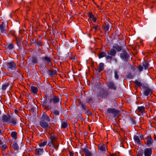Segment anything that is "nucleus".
I'll use <instances>...</instances> for the list:
<instances>
[{"instance_id": "f257e3e1", "label": "nucleus", "mask_w": 156, "mask_h": 156, "mask_svg": "<svg viewBox=\"0 0 156 156\" xmlns=\"http://www.w3.org/2000/svg\"><path fill=\"white\" fill-rule=\"evenodd\" d=\"M50 119L48 116L45 112H44L40 119L39 124L41 127L46 131L48 128L51 129V127L49 126L48 122H50Z\"/></svg>"}, {"instance_id": "f03ea898", "label": "nucleus", "mask_w": 156, "mask_h": 156, "mask_svg": "<svg viewBox=\"0 0 156 156\" xmlns=\"http://www.w3.org/2000/svg\"><path fill=\"white\" fill-rule=\"evenodd\" d=\"M45 98L46 101H49V103L51 106L52 105L55 106L59 103L60 101L58 97L56 95L52 96L51 95L49 96L46 94L45 96Z\"/></svg>"}, {"instance_id": "7ed1b4c3", "label": "nucleus", "mask_w": 156, "mask_h": 156, "mask_svg": "<svg viewBox=\"0 0 156 156\" xmlns=\"http://www.w3.org/2000/svg\"><path fill=\"white\" fill-rule=\"evenodd\" d=\"M50 140L48 141V145L50 147H53L55 150L58 148L59 144L57 141V138L52 135L50 136Z\"/></svg>"}, {"instance_id": "20e7f679", "label": "nucleus", "mask_w": 156, "mask_h": 156, "mask_svg": "<svg viewBox=\"0 0 156 156\" xmlns=\"http://www.w3.org/2000/svg\"><path fill=\"white\" fill-rule=\"evenodd\" d=\"M120 56L121 58L124 61H127L129 57V54L125 50H122Z\"/></svg>"}, {"instance_id": "39448f33", "label": "nucleus", "mask_w": 156, "mask_h": 156, "mask_svg": "<svg viewBox=\"0 0 156 156\" xmlns=\"http://www.w3.org/2000/svg\"><path fill=\"white\" fill-rule=\"evenodd\" d=\"M107 112L108 113L112 114L114 117L118 116L119 113V110H117L113 108H108L107 110Z\"/></svg>"}, {"instance_id": "423d86ee", "label": "nucleus", "mask_w": 156, "mask_h": 156, "mask_svg": "<svg viewBox=\"0 0 156 156\" xmlns=\"http://www.w3.org/2000/svg\"><path fill=\"white\" fill-rule=\"evenodd\" d=\"M145 144L148 147H151L153 143V140L152 139L150 135L147 136L146 138L145 141Z\"/></svg>"}, {"instance_id": "0eeeda50", "label": "nucleus", "mask_w": 156, "mask_h": 156, "mask_svg": "<svg viewBox=\"0 0 156 156\" xmlns=\"http://www.w3.org/2000/svg\"><path fill=\"white\" fill-rule=\"evenodd\" d=\"M6 66L8 69L12 70H16V64L14 62H11L6 63Z\"/></svg>"}, {"instance_id": "6e6552de", "label": "nucleus", "mask_w": 156, "mask_h": 156, "mask_svg": "<svg viewBox=\"0 0 156 156\" xmlns=\"http://www.w3.org/2000/svg\"><path fill=\"white\" fill-rule=\"evenodd\" d=\"M107 86L108 88L111 90H115L117 89V87L113 81H109L107 84Z\"/></svg>"}, {"instance_id": "1a4fd4ad", "label": "nucleus", "mask_w": 156, "mask_h": 156, "mask_svg": "<svg viewBox=\"0 0 156 156\" xmlns=\"http://www.w3.org/2000/svg\"><path fill=\"white\" fill-rule=\"evenodd\" d=\"M144 89V94L146 96H148L151 94L153 92L152 90L147 87H145Z\"/></svg>"}, {"instance_id": "9d476101", "label": "nucleus", "mask_w": 156, "mask_h": 156, "mask_svg": "<svg viewBox=\"0 0 156 156\" xmlns=\"http://www.w3.org/2000/svg\"><path fill=\"white\" fill-rule=\"evenodd\" d=\"M42 60L44 62L45 64L48 65H50L51 64V57L46 56L44 58H42Z\"/></svg>"}, {"instance_id": "9b49d317", "label": "nucleus", "mask_w": 156, "mask_h": 156, "mask_svg": "<svg viewBox=\"0 0 156 156\" xmlns=\"http://www.w3.org/2000/svg\"><path fill=\"white\" fill-rule=\"evenodd\" d=\"M144 156H151L152 154L151 148H147L145 149L143 152Z\"/></svg>"}, {"instance_id": "f8f14e48", "label": "nucleus", "mask_w": 156, "mask_h": 156, "mask_svg": "<svg viewBox=\"0 0 156 156\" xmlns=\"http://www.w3.org/2000/svg\"><path fill=\"white\" fill-rule=\"evenodd\" d=\"M17 119L16 118L11 117V116L9 122L11 125L14 126L16 124Z\"/></svg>"}, {"instance_id": "ddd939ff", "label": "nucleus", "mask_w": 156, "mask_h": 156, "mask_svg": "<svg viewBox=\"0 0 156 156\" xmlns=\"http://www.w3.org/2000/svg\"><path fill=\"white\" fill-rule=\"evenodd\" d=\"M44 151L43 148H37L35 150V154L36 155L39 156L41 155Z\"/></svg>"}, {"instance_id": "4468645a", "label": "nucleus", "mask_w": 156, "mask_h": 156, "mask_svg": "<svg viewBox=\"0 0 156 156\" xmlns=\"http://www.w3.org/2000/svg\"><path fill=\"white\" fill-rule=\"evenodd\" d=\"M109 94L107 90H102L100 93V95L102 97L105 98L108 96Z\"/></svg>"}, {"instance_id": "2eb2a0df", "label": "nucleus", "mask_w": 156, "mask_h": 156, "mask_svg": "<svg viewBox=\"0 0 156 156\" xmlns=\"http://www.w3.org/2000/svg\"><path fill=\"white\" fill-rule=\"evenodd\" d=\"M112 48L113 49H115L118 52L121 51L123 48L122 46H119L116 44H114Z\"/></svg>"}, {"instance_id": "dca6fc26", "label": "nucleus", "mask_w": 156, "mask_h": 156, "mask_svg": "<svg viewBox=\"0 0 156 156\" xmlns=\"http://www.w3.org/2000/svg\"><path fill=\"white\" fill-rule=\"evenodd\" d=\"M11 116L9 115H4L2 117V120L4 122H9Z\"/></svg>"}, {"instance_id": "f3484780", "label": "nucleus", "mask_w": 156, "mask_h": 156, "mask_svg": "<svg viewBox=\"0 0 156 156\" xmlns=\"http://www.w3.org/2000/svg\"><path fill=\"white\" fill-rule=\"evenodd\" d=\"M31 61L33 64H37L38 62L37 57L36 55L33 56L31 58Z\"/></svg>"}, {"instance_id": "a211bd4d", "label": "nucleus", "mask_w": 156, "mask_h": 156, "mask_svg": "<svg viewBox=\"0 0 156 156\" xmlns=\"http://www.w3.org/2000/svg\"><path fill=\"white\" fill-rule=\"evenodd\" d=\"M116 53V51L114 49L112 48L111 49L108 53V54H109L111 56H115Z\"/></svg>"}, {"instance_id": "6ab92c4d", "label": "nucleus", "mask_w": 156, "mask_h": 156, "mask_svg": "<svg viewBox=\"0 0 156 156\" xmlns=\"http://www.w3.org/2000/svg\"><path fill=\"white\" fill-rule=\"evenodd\" d=\"M82 150L86 156H91L92 154L88 149L84 148H83Z\"/></svg>"}, {"instance_id": "aec40b11", "label": "nucleus", "mask_w": 156, "mask_h": 156, "mask_svg": "<svg viewBox=\"0 0 156 156\" xmlns=\"http://www.w3.org/2000/svg\"><path fill=\"white\" fill-rule=\"evenodd\" d=\"M104 69V64L103 63H100L98 69L97 70L98 73L100 72L101 71Z\"/></svg>"}, {"instance_id": "412c9836", "label": "nucleus", "mask_w": 156, "mask_h": 156, "mask_svg": "<svg viewBox=\"0 0 156 156\" xmlns=\"http://www.w3.org/2000/svg\"><path fill=\"white\" fill-rule=\"evenodd\" d=\"M30 89L31 92L34 94H36L37 93L38 91V89L36 87L33 86H31Z\"/></svg>"}, {"instance_id": "4be33fe9", "label": "nucleus", "mask_w": 156, "mask_h": 156, "mask_svg": "<svg viewBox=\"0 0 156 156\" xmlns=\"http://www.w3.org/2000/svg\"><path fill=\"white\" fill-rule=\"evenodd\" d=\"M4 22H2L1 24H0V29L2 33H5L6 30L4 26Z\"/></svg>"}, {"instance_id": "5701e85b", "label": "nucleus", "mask_w": 156, "mask_h": 156, "mask_svg": "<svg viewBox=\"0 0 156 156\" xmlns=\"http://www.w3.org/2000/svg\"><path fill=\"white\" fill-rule=\"evenodd\" d=\"M49 74L52 76H54L57 74V72L53 69H51L49 70Z\"/></svg>"}, {"instance_id": "b1692460", "label": "nucleus", "mask_w": 156, "mask_h": 156, "mask_svg": "<svg viewBox=\"0 0 156 156\" xmlns=\"http://www.w3.org/2000/svg\"><path fill=\"white\" fill-rule=\"evenodd\" d=\"M138 111L143 114L145 112V108L144 106L138 107L137 108Z\"/></svg>"}, {"instance_id": "393cba45", "label": "nucleus", "mask_w": 156, "mask_h": 156, "mask_svg": "<svg viewBox=\"0 0 156 156\" xmlns=\"http://www.w3.org/2000/svg\"><path fill=\"white\" fill-rule=\"evenodd\" d=\"M88 16L94 22L96 21V18L94 17V16L92 14V12H90L88 13Z\"/></svg>"}, {"instance_id": "a878e982", "label": "nucleus", "mask_w": 156, "mask_h": 156, "mask_svg": "<svg viewBox=\"0 0 156 156\" xmlns=\"http://www.w3.org/2000/svg\"><path fill=\"white\" fill-rule=\"evenodd\" d=\"M98 149L101 151H105V146L104 144H101L98 147Z\"/></svg>"}, {"instance_id": "bb28decb", "label": "nucleus", "mask_w": 156, "mask_h": 156, "mask_svg": "<svg viewBox=\"0 0 156 156\" xmlns=\"http://www.w3.org/2000/svg\"><path fill=\"white\" fill-rule=\"evenodd\" d=\"M98 56L99 58L106 57V53L104 52H101L98 53Z\"/></svg>"}, {"instance_id": "cd10ccee", "label": "nucleus", "mask_w": 156, "mask_h": 156, "mask_svg": "<svg viewBox=\"0 0 156 156\" xmlns=\"http://www.w3.org/2000/svg\"><path fill=\"white\" fill-rule=\"evenodd\" d=\"M79 104L83 110H87L88 107L83 102H80Z\"/></svg>"}, {"instance_id": "c85d7f7f", "label": "nucleus", "mask_w": 156, "mask_h": 156, "mask_svg": "<svg viewBox=\"0 0 156 156\" xmlns=\"http://www.w3.org/2000/svg\"><path fill=\"white\" fill-rule=\"evenodd\" d=\"M16 43L18 46L19 47H20L21 46V41L20 38L18 37H16Z\"/></svg>"}, {"instance_id": "c756f323", "label": "nucleus", "mask_w": 156, "mask_h": 156, "mask_svg": "<svg viewBox=\"0 0 156 156\" xmlns=\"http://www.w3.org/2000/svg\"><path fill=\"white\" fill-rule=\"evenodd\" d=\"M143 65L144 67V69H146L149 66V64L148 63L145 61H144L143 62Z\"/></svg>"}, {"instance_id": "7c9ffc66", "label": "nucleus", "mask_w": 156, "mask_h": 156, "mask_svg": "<svg viewBox=\"0 0 156 156\" xmlns=\"http://www.w3.org/2000/svg\"><path fill=\"white\" fill-rule=\"evenodd\" d=\"M12 146L14 150L18 151L19 150V146L16 143H14L12 144Z\"/></svg>"}, {"instance_id": "2f4dec72", "label": "nucleus", "mask_w": 156, "mask_h": 156, "mask_svg": "<svg viewBox=\"0 0 156 156\" xmlns=\"http://www.w3.org/2000/svg\"><path fill=\"white\" fill-rule=\"evenodd\" d=\"M134 140L138 144H140V140L138 136H134Z\"/></svg>"}, {"instance_id": "473e14b6", "label": "nucleus", "mask_w": 156, "mask_h": 156, "mask_svg": "<svg viewBox=\"0 0 156 156\" xmlns=\"http://www.w3.org/2000/svg\"><path fill=\"white\" fill-rule=\"evenodd\" d=\"M11 137L15 139L17 138V133L14 131L12 132L11 133Z\"/></svg>"}, {"instance_id": "72a5a7b5", "label": "nucleus", "mask_w": 156, "mask_h": 156, "mask_svg": "<svg viewBox=\"0 0 156 156\" xmlns=\"http://www.w3.org/2000/svg\"><path fill=\"white\" fill-rule=\"evenodd\" d=\"M9 83L8 82L5 84L3 85L2 87V89L3 90H5L7 87L9 86Z\"/></svg>"}, {"instance_id": "f704fd0d", "label": "nucleus", "mask_w": 156, "mask_h": 156, "mask_svg": "<svg viewBox=\"0 0 156 156\" xmlns=\"http://www.w3.org/2000/svg\"><path fill=\"white\" fill-rule=\"evenodd\" d=\"M52 113L55 115L57 116L59 115V111L57 110H54L52 111Z\"/></svg>"}, {"instance_id": "c9c22d12", "label": "nucleus", "mask_w": 156, "mask_h": 156, "mask_svg": "<svg viewBox=\"0 0 156 156\" xmlns=\"http://www.w3.org/2000/svg\"><path fill=\"white\" fill-rule=\"evenodd\" d=\"M118 73L119 72L117 70H115L114 71V77L116 79H119V75L118 74Z\"/></svg>"}, {"instance_id": "e433bc0d", "label": "nucleus", "mask_w": 156, "mask_h": 156, "mask_svg": "<svg viewBox=\"0 0 156 156\" xmlns=\"http://www.w3.org/2000/svg\"><path fill=\"white\" fill-rule=\"evenodd\" d=\"M14 48V45L12 43L9 44L7 46V48L9 50H12Z\"/></svg>"}, {"instance_id": "4c0bfd02", "label": "nucleus", "mask_w": 156, "mask_h": 156, "mask_svg": "<svg viewBox=\"0 0 156 156\" xmlns=\"http://www.w3.org/2000/svg\"><path fill=\"white\" fill-rule=\"evenodd\" d=\"M143 154V150H140L137 153L136 156H142Z\"/></svg>"}, {"instance_id": "58836bf2", "label": "nucleus", "mask_w": 156, "mask_h": 156, "mask_svg": "<svg viewBox=\"0 0 156 156\" xmlns=\"http://www.w3.org/2000/svg\"><path fill=\"white\" fill-rule=\"evenodd\" d=\"M104 29L105 31H108L109 30V26L108 23L105 24L104 26Z\"/></svg>"}, {"instance_id": "ea45409f", "label": "nucleus", "mask_w": 156, "mask_h": 156, "mask_svg": "<svg viewBox=\"0 0 156 156\" xmlns=\"http://www.w3.org/2000/svg\"><path fill=\"white\" fill-rule=\"evenodd\" d=\"M134 83L138 87H140L142 86V84L141 83L138 82L137 80H135L134 81Z\"/></svg>"}, {"instance_id": "a19ab883", "label": "nucleus", "mask_w": 156, "mask_h": 156, "mask_svg": "<svg viewBox=\"0 0 156 156\" xmlns=\"http://www.w3.org/2000/svg\"><path fill=\"white\" fill-rule=\"evenodd\" d=\"M67 126L68 124L66 122H62L61 125L62 127L63 128H66L67 127Z\"/></svg>"}, {"instance_id": "79ce46f5", "label": "nucleus", "mask_w": 156, "mask_h": 156, "mask_svg": "<svg viewBox=\"0 0 156 156\" xmlns=\"http://www.w3.org/2000/svg\"><path fill=\"white\" fill-rule=\"evenodd\" d=\"M138 69L139 72H141L143 71V67L141 65H139L138 67Z\"/></svg>"}, {"instance_id": "37998d69", "label": "nucleus", "mask_w": 156, "mask_h": 156, "mask_svg": "<svg viewBox=\"0 0 156 156\" xmlns=\"http://www.w3.org/2000/svg\"><path fill=\"white\" fill-rule=\"evenodd\" d=\"M36 46H42V43L40 41H37V42H34L33 43Z\"/></svg>"}, {"instance_id": "c03bdc74", "label": "nucleus", "mask_w": 156, "mask_h": 156, "mask_svg": "<svg viewBox=\"0 0 156 156\" xmlns=\"http://www.w3.org/2000/svg\"><path fill=\"white\" fill-rule=\"evenodd\" d=\"M106 59L107 60H109V61L111 62L112 59V57L111 55H107L106 56Z\"/></svg>"}, {"instance_id": "a18cd8bd", "label": "nucleus", "mask_w": 156, "mask_h": 156, "mask_svg": "<svg viewBox=\"0 0 156 156\" xmlns=\"http://www.w3.org/2000/svg\"><path fill=\"white\" fill-rule=\"evenodd\" d=\"M52 107L51 106H50L48 105L47 106V105L46 106L44 107V108L45 109H46L47 110H51L52 109Z\"/></svg>"}, {"instance_id": "49530a36", "label": "nucleus", "mask_w": 156, "mask_h": 156, "mask_svg": "<svg viewBox=\"0 0 156 156\" xmlns=\"http://www.w3.org/2000/svg\"><path fill=\"white\" fill-rule=\"evenodd\" d=\"M47 143V141H43V142H41L40 144V146H42V147L44 146L45 145H46Z\"/></svg>"}, {"instance_id": "de8ad7c7", "label": "nucleus", "mask_w": 156, "mask_h": 156, "mask_svg": "<svg viewBox=\"0 0 156 156\" xmlns=\"http://www.w3.org/2000/svg\"><path fill=\"white\" fill-rule=\"evenodd\" d=\"M88 102L89 103L90 105L92 104L93 103V100L92 98H90L88 99Z\"/></svg>"}, {"instance_id": "09e8293b", "label": "nucleus", "mask_w": 156, "mask_h": 156, "mask_svg": "<svg viewBox=\"0 0 156 156\" xmlns=\"http://www.w3.org/2000/svg\"><path fill=\"white\" fill-rule=\"evenodd\" d=\"M98 26L97 25H94L93 27H92V29H94L95 30V31H96L98 29H99V28H98Z\"/></svg>"}, {"instance_id": "8fccbe9b", "label": "nucleus", "mask_w": 156, "mask_h": 156, "mask_svg": "<svg viewBox=\"0 0 156 156\" xmlns=\"http://www.w3.org/2000/svg\"><path fill=\"white\" fill-rule=\"evenodd\" d=\"M2 150H4L7 148L6 145L5 144L2 145Z\"/></svg>"}, {"instance_id": "3c124183", "label": "nucleus", "mask_w": 156, "mask_h": 156, "mask_svg": "<svg viewBox=\"0 0 156 156\" xmlns=\"http://www.w3.org/2000/svg\"><path fill=\"white\" fill-rule=\"evenodd\" d=\"M47 101H46V100H45V101L43 102V103L42 105L44 107L47 105Z\"/></svg>"}, {"instance_id": "603ef678", "label": "nucleus", "mask_w": 156, "mask_h": 156, "mask_svg": "<svg viewBox=\"0 0 156 156\" xmlns=\"http://www.w3.org/2000/svg\"><path fill=\"white\" fill-rule=\"evenodd\" d=\"M87 115L89 116L90 115H91L92 114L89 111V110L87 109Z\"/></svg>"}, {"instance_id": "864d4df0", "label": "nucleus", "mask_w": 156, "mask_h": 156, "mask_svg": "<svg viewBox=\"0 0 156 156\" xmlns=\"http://www.w3.org/2000/svg\"><path fill=\"white\" fill-rule=\"evenodd\" d=\"M4 131H3V129L2 128V129H0V135H1L3 133H4Z\"/></svg>"}, {"instance_id": "5fc2aeb1", "label": "nucleus", "mask_w": 156, "mask_h": 156, "mask_svg": "<svg viewBox=\"0 0 156 156\" xmlns=\"http://www.w3.org/2000/svg\"><path fill=\"white\" fill-rule=\"evenodd\" d=\"M13 154L11 152H10L9 153L7 154H6L5 156H11V155Z\"/></svg>"}, {"instance_id": "6e6d98bb", "label": "nucleus", "mask_w": 156, "mask_h": 156, "mask_svg": "<svg viewBox=\"0 0 156 156\" xmlns=\"http://www.w3.org/2000/svg\"><path fill=\"white\" fill-rule=\"evenodd\" d=\"M69 155L70 156H73L74 153L72 152H69Z\"/></svg>"}, {"instance_id": "4d7b16f0", "label": "nucleus", "mask_w": 156, "mask_h": 156, "mask_svg": "<svg viewBox=\"0 0 156 156\" xmlns=\"http://www.w3.org/2000/svg\"><path fill=\"white\" fill-rule=\"evenodd\" d=\"M110 156H117V155L116 154H110Z\"/></svg>"}, {"instance_id": "13d9d810", "label": "nucleus", "mask_w": 156, "mask_h": 156, "mask_svg": "<svg viewBox=\"0 0 156 156\" xmlns=\"http://www.w3.org/2000/svg\"><path fill=\"white\" fill-rule=\"evenodd\" d=\"M3 144V142L2 141V140L0 139V145H2Z\"/></svg>"}, {"instance_id": "bf43d9fd", "label": "nucleus", "mask_w": 156, "mask_h": 156, "mask_svg": "<svg viewBox=\"0 0 156 156\" xmlns=\"http://www.w3.org/2000/svg\"><path fill=\"white\" fill-rule=\"evenodd\" d=\"M22 30H19V33L20 34H21L22 33Z\"/></svg>"}, {"instance_id": "052dcab7", "label": "nucleus", "mask_w": 156, "mask_h": 156, "mask_svg": "<svg viewBox=\"0 0 156 156\" xmlns=\"http://www.w3.org/2000/svg\"><path fill=\"white\" fill-rule=\"evenodd\" d=\"M11 5V4H10V1H9V2L8 3V5L9 6Z\"/></svg>"}, {"instance_id": "680f3d73", "label": "nucleus", "mask_w": 156, "mask_h": 156, "mask_svg": "<svg viewBox=\"0 0 156 156\" xmlns=\"http://www.w3.org/2000/svg\"><path fill=\"white\" fill-rule=\"evenodd\" d=\"M1 114V110H0V114Z\"/></svg>"}, {"instance_id": "e2e57ef3", "label": "nucleus", "mask_w": 156, "mask_h": 156, "mask_svg": "<svg viewBox=\"0 0 156 156\" xmlns=\"http://www.w3.org/2000/svg\"><path fill=\"white\" fill-rule=\"evenodd\" d=\"M73 59H75V58H73Z\"/></svg>"}, {"instance_id": "0e129e2a", "label": "nucleus", "mask_w": 156, "mask_h": 156, "mask_svg": "<svg viewBox=\"0 0 156 156\" xmlns=\"http://www.w3.org/2000/svg\"><path fill=\"white\" fill-rule=\"evenodd\" d=\"M73 59H75V58H73Z\"/></svg>"}, {"instance_id": "69168bd1", "label": "nucleus", "mask_w": 156, "mask_h": 156, "mask_svg": "<svg viewBox=\"0 0 156 156\" xmlns=\"http://www.w3.org/2000/svg\"><path fill=\"white\" fill-rule=\"evenodd\" d=\"M92 29H91V30H92ZM90 31H91V30H90Z\"/></svg>"}, {"instance_id": "338daca9", "label": "nucleus", "mask_w": 156, "mask_h": 156, "mask_svg": "<svg viewBox=\"0 0 156 156\" xmlns=\"http://www.w3.org/2000/svg\"><path fill=\"white\" fill-rule=\"evenodd\" d=\"M116 61V59H115V61Z\"/></svg>"}]
</instances>
